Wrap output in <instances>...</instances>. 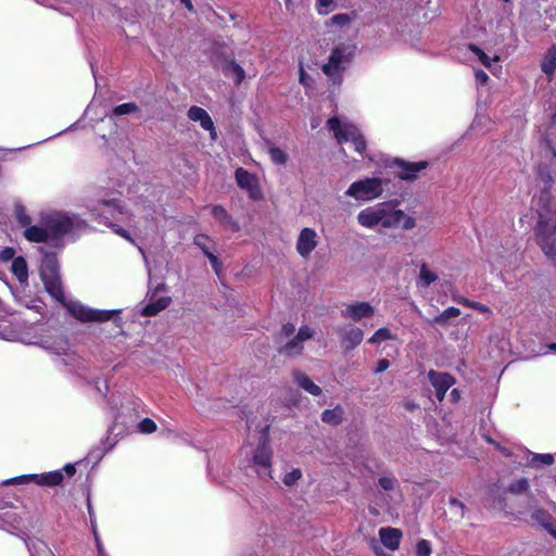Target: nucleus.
Returning <instances> with one entry per match:
<instances>
[{
    "mask_svg": "<svg viewBox=\"0 0 556 556\" xmlns=\"http://www.w3.org/2000/svg\"><path fill=\"white\" fill-rule=\"evenodd\" d=\"M40 278L47 293L66 307L75 319L81 323H103L113 319L117 327H122L118 316L119 309H96L80 302H66L63 283L60 274V264L55 253H47L40 265Z\"/></svg>",
    "mask_w": 556,
    "mask_h": 556,
    "instance_id": "obj_1",
    "label": "nucleus"
},
{
    "mask_svg": "<svg viewBox=\"0 0 556 556\" xmlns=\"http://www.w3.org/2000/svg\"><path fill=\"white\" fill-rule=\"evenodd\" d=\"M327 127L333 131L334 138L339 143L351 141L357 153L363 154L365 152L367 148L365 137L355 125H342L340 119L333 116L327 121Z\"/></svg>",
    "mask_w": 556,
    "mask_h": 556,
    "instance_id": "obj_2",
    "label": "nucleus"
},
{
    "mask_svg": "<svg viewBox=\"0 0 556 556\" xmlns=\"http://www.w3.org/2000/svg\"><path fill=\"white\" fill-rule=\"evenodd\" d=\"M382 191V179L372 177L353 182L346 194L356 200H372L380 197Z\"/></svg>",
    "mask_w": 556,
    "mask_h": 556,
    "instance_id": "obj_3",
    "label": "nucleus"
},
{
    "mask_svg": "<svg viewBox=\"0 0 556 556\" xmlns=\"http://www.w3.org/2000/svg\"><path fill=\"white\" fill-rule=\"evenodd\" d=\"M352 50L349 46L339 45L334 47L330 53L329 60L323 65L324 74L330 78H334L344 70L343 64L350 62L352 58Z\"/></svg>",
    "mask_w": 556,
    "mask_h": 556,
    "instance_id": "obj_4",
    "label": "nucleus"
},
{
    "mask_svg": "<svg viewBox=\"0 0 556 556\" xmlns=\"http://www.w3.org/2000/svg\"><path fill=\"white\" fill-rule=\"evenodd\" d=\"M337 333L340 339L341 348L346 353L355 350L364 339L363 330L352 324L339 326Z\"/></svg>",
    "mask_w": 556,
    "mask_h": 556,
    "instance_id": "obj_5",
    "label": "nucleus"
},
{
    "mask_svg": "<svg viewBox=\"0 0 556 556\" xmlns=\"http://www.w3.org/2000/svg\"><path fill=\"white\" fill-rule=\"evenodd\" d=\"M235 177L237 185L248 191L249 198L253 201H261L263 199V192L260 187L257 178L244 169L243 167H238L235 172Z\"/></svg>",
    "mask_w": 556,
    "mask_h": 556,
    "instance_id": "obj_6",
    "label": "nucleus"
},
{
    "mask_svg": "<svg viewBox=\"0 0 556 556\" xmlns=\"http://www.w3.org/2000/svg\"><path fill=\"white\" fill-rule=\"evenodd\" d=\"M391 166H396L400 168L399 172L395 173V176L405 181H415L418 178V173L422 169L428 168L429 162L419 161V162H409L400 157H395L392 161Z\"/></svg>",
    "mask_w": 556,
    "mask_h": 556,
    "instance_id": "obj_7",
    "label": "nucleus"
},
{
    "mask_svg": "<svg viewBox=\"0 0 556 556\" xmlns=\"http://www.w3.org/2000/svg\"><path fill=\"white\" fill-rule=\"evenodd\" d=\"M267 427L263 431V434L261 437V440L255 448L254 455H253V465L256 467H261L267 470V476L271 478L270 476V468H271V459H273V451L269 444V439L267 435Z\"/></svg>",
    "mask_w": 556,
    "mask_h": 556,
    "instance_id": "obj_8",
    "label": "nucleus"
},
{
    "mask_svg": "<svg viewBox=\"0 0 556 556\" xmlns=\"http://www.w3.org/2000/svg\"><path fill=\"white\" fill-rule=\"evenodd\" d=\"M317 244V232L315 229L305 227L298 236L295 249L302 258L308 260Z\"/></svg>",
    "mask_w": 556,
    "mask_h": 556,
    "instance_id": "obj_9",
    "label": "nucleus"
},
{
    "mask_svg": "<svg viewBox=\"0 0 556 556\" xmlns=\"http://www.w3.org/2000/svg\"><path fill=\"white\" fill-rule=\"evenodd\" d=\"M48 231L55 238L67 235L73 230L74 222L63 214H54L45 218L43 222Z\"/></svg>",
    "mask_w": 556,
    "mask_h": 556,
    "instance_id": "obj_10",
    "label": "nucleus"
},
{
    "mask_svg": "<svg viewBox=\"0 0 556 556\" xmlns=\"http://www.w3.org/2000/svg\"><path fill=\"white\" fill-rule=\"evenodd\" d=\"M428 378L435 389V396L441 402L445 397L447 390L455 383V378L448 372H440L433 369L428 371Z\"/></svg>",
    "mask_w": 556,
    "mask_h": 556,
    "instance_id": "obj_11",
    "label": "nucleus"
},
{
    "mask_svg": "<svg viewBox=\"0 0 556 556\" xmlns=\"http://www.w3.org/2000/svg\"><path fill=\"white\" fill-rule=\"evenodd\" d=\"M187 115H188L189 119H191L193 122H199L201 127L204 130L210 131L212 138L216 137V130H215L214 123H213L210 114L206 112V110H204L201 106L192 105L188 110Z\"/></svg>",
    "mask_w": 556,
    "mask_h": 556,
    "instance_id": "obj_12",
    "label": "nucleus"
},
{
    "mask_svg": "<svg viewBox=\"0 0 556 556\" xmlns=\"http://www.w3.org/2000/svg\"><path fill=\"white\" fill-rule=\"evenodd\" d=\"M212 216L227 230L237 232L240 230L239 223L219 204L211 207Z\"/></svg>",
    "mask_w": 556,
    "mask_h": 556,
    "instance_id": "obj_13",
    "label": "nucleus"
},
{
    "mask_svg": "<svg viewBox=\"0 0 556 556\" xmlns=\"http://www.w3.org/2000/svg\"><path fill=\"white\" fill-rule=\"evenodd\" d=\"M374 315V307L368 302H356L342 311V316L358 321Z\"/></svg>",
    "mask_w": 556,
    "mask_h": 556,
    "instance_id": "obj_14",
    "label": "nucleus"
},
{
    "mask_svg": "<svg viewBox=\"0 0 556 556\" xmlns=\"http://www.w3.org/2000/svg\"><path fill=\"white\" fill-rule=\"evenodd\" d=\"M381 543L390 551H396L400 547L403 533L396 528H381L379 530Z\"/></svg>",
    "mask_w": 556,
    "mask_h": 556,
    "instance_id": "obj_15",
    "label": "nucleus"
},
{
    "mask_svg": "<svg viewBox=\"0 0 556 556\" xmlns=\"http://www.w3.org/2000/svg\"><path fill=\"white\" fill-rule=\"evenodd\" d=\"M172 302L170 296H160L157 299L151 298L150 302L142 308L141 314L146 317H152L157 315L169 306Z\"/></svg>",
    "mask_w": 556,
    "mask_h": 556,
    "instance_id": "obj_16",
    "label": "nucleus"
},
{
    "mask_svg": "<svg viewBox=\"0 0 556 556\" xmlns=\"http://www.w3.org/2000/svg\"><path fill=\"white\" fill-rule=\"evenodd\" d=\"M541 71L546 75L548 81L553 79L556 71V43L545 52L541 62Z\"/></svg>",
    "mask_w": 556,
    "mask_h": 556,
    "instance_id": "obj_17",
    "label": "nucleus"
},
{
    "mask_svg": "<svg viewBox=\"0 0 556 556\" xmlns=\"http://www.w3.org/2000/svg\"><path fill=\"white\" fill-rule=\"evenodd\" d=\"M357 220L362 226L367 228H372L377 225H380L381 208H365L359 212Z\"/></svg>",
    "mask_w": 556,
    "mask_h": 556,
    "instance_id": "obj_18",
    "label": "nucleus"
},
{
    "mask_svg": "<svg viewBox=\"0 0 556 556\" xmlns=\"http://www.w3.org/2000/svg\"><path fill=\"white\" fill-rule=\"evenodd\" d=\"M24 237L29 242L43 243L49 239V231L47 227L29 226L24 230Z\"/></svg>",
    "mask_w": 556,
    "mask_h": 556,
    "instance_id": "obj_19",
    "label": "nucleus"
},
{
    "mask_svg": "<svg viewBox=\"0 0 556 556\" xmlns=\"http://www.w3.org/2000/svg\"><path fill=\"white\" fill-rule=\"evenodd\" d=\"M294 378L296 383L309 394L314 396H318L321 394V388L314 383V381L306 374L296 371L294 374Z\"/></svg>",
    "mask_w": 556,
    "mask_h": 556,
    "instance_id": "obj_20",
    "label": "nucleus"
},
{
    "mask_svg": "<svg viewBox=\"0 0 556 556\" xmlns=\"http://www.w3.org/2000/svg\"><path fill=\"white\" fill-rule=\"evenodd\" d=\"M12 274L16 277V279L21 282H27L28 280V265L26 260L23 256H16L11 266Z\"/></svg>",
    "mask_w": 556,
    "mask_h": 556,
    "instance_id": "obj_21",
    "label": "nucleus"
},
{
    "mask_svg": "<svg viewBox=\"0 0 556 556\" xmlns=\"http://www.w3.org/2000/svg\"><path fill=\"white\" fill-rule=\"evenodd\" d=\"M223 71L225 75L232 74L236 86H240L245 78V72L235 60L226 61Z\"/></svg>",
    "mask_w": 556,
    "mask_h": 556,
    "instance_id": "obj_22",
    "label": "nucleus"
},
{
    "mask_svg": "<svg viewBox=\"0 0 556 556\" xmlns=\"http://www.w3.org/2000/svg\"><path fill=\"white\" fill-rule=\"evenodd\" d=\"M399 217H404L402 210L387 211L381 208V222L380 225L384 228H394L400 226Z\"/></svg>",
    "mask_w": 556,
    "mask_h": 556,
    "instance_id": "obj_23",
    "label": "nucleus"
},
{
    "mask_svg": "<svg viewBox=\"0 0 556 556\" xmlns=\"http://www.w3.org/2000/svg\"><path fill=\"white\" fill-rule=\"evenodd\" d=\"M344 409L337 405L332 409H325L321 413V421L330 426H339L343 420Z\"/></svg>",
    "mask_w": 556,
    "mask_h": 556,
    "instance_id": "obj_24",
    "label": "nucleus"
},
{
    "mask_svg": "<svg viewBox=\"0 0 556 556\" xmlns=\"http://www.w3.org/2000/svg\"><path fill=\"white\" fill-rule=\"evenodd\" d=\"M64 480L62 470H53L45 473H40V486H59Z\"/></svg>",
    "mask_w": 556,
    "mask_h": 556,
    "instance_id": "obj_25",
    "label": "nucleus"
},
{
    "mask_svg": "<svg viewBox=\"0 0 556 556\" xmlns=\"http://www.w3.org/2000/svg\"><path fill=\"white\" fill-rule=\"evenodd\" d=\"M302 351L303 342L298 340L295 336L278 350L279 354L285 356L299 355Z\"/></svg>",
    "mask_w": 556,
    "mask_h": 556,
    "instance_id": "obj_26",
    "label": "nucleus"
},
{
    "mask_svg": "<svg viewBox=\"0 0 556 556\" xmlns=\"http://www.w3.org/2000/svg\"><path fill=\"white\" fill-rule=\"evenodd\" d=\"M468 49L478 56L479 61L488 68L491 67L492 61H500L498 55H494L493 59H491L479 46L476 43H469Z\"/></svg>",
    "mask_w": 556,
    "mask_h": 556,
    "instance_id": "obj_27",
    "label": "nucleus"
},
{
    "mask_svg": "<svg viewBox=\"0 0 556 556\" xmlns=\"http://www.w3.org/2000/svg\"><path fill=\"white\" fill-rule=\"evenodd\" d=\"M536 176L547 188H551L553 186L554 178L547 164L538 165Z\"/></svg>",
    "mask_w": 556,
    "mask_h": 556,
    "instance_id": "obj_28",
    "label": "nucleus"
},
{
    "mask_svg": "<svg viewBox=\"0 0 556 556\" xmlns=\"http://www.w3.org/2000/svg\"><path fill=\"white\" fill-rule=\"evenodd\" d=\"M460 309L454 306L447 307L442 313L433 318L434 324L445 325L451 318L458 317Z\"/></svg>",
    "mask_w": 556,
    "mask_h": 556,
    "instance_id": "obj_29",
    "label": "nucleus"
},
{
    "mask_svg": "<svg viewBox=\"0 0 556 556\" xmlns=\"http://www.w3.org/2000/svg\"><path fill=\"white\" fill-rule=\"evenodd\" d=\"M456 302L458 304H462L463 306L465 307H469V308H472L479 313H482V314H491V309L489 306H486L485 304L483 303H480V302H476V301H471L469 299H466V298H459V299H456Z\"/></svg>",
    "mask_w": 556,
    "mask_h": 556,
    "instance_id": "obj_30",
    "label": "nucleus"
},
{
    "mask_svg": "<svg viewBox=\"0 0 556 556\" xmlns=\"http://www.w3.org/2000/svg\"><path fill=\"white\" fill-rule=\"evenodd\" d=\"M419 279L424 287H429L438 279V276L429 269L426 263H422L420 265Z\"/></svg>",
    "mask_w": 556,
    "mask_h": 556,
    "instance_id": "obj_31",
    "label": "nucleus"
},
{
    "mask_svg": "<svg viewBox=\"0 0 556 556\" xmlns=\"http://www.w3.org/2000/svg\"><path fill=\"white\" fill-rule=\"evenodd\" d=\"M29 482H35L36 484L40 485V475H22L4 481V484H25Z\"/></svg>",
    "mask_w": 556,
    "mask_h": 556,
    "instance_id": "obj_32",
    "label": "nucleus"
},
{
    "mask_svg": "<svg viewBox=\"0 0 556 556\" xmlns=\"http://www.w3.org/2000/svg\"><path fill=\"white\" fill-rule=\"evenodd\" d=\"M268 153L271 162L277 165H285L288 162V154L279 147L271 146Z\"/></svg>",
    "mask_w": 556,
    "mask_h": 556,
    "instance_id": "obj_33",
    "label": "nucleus"
},
{
    "mask_svg": "<svg viewBox=\"0 0 556 556\" xmlns=\"http://www.w3.org/2000/svg\"><path fill=\"white\" fill-rule=\"evenodd\" d=\"M139 111V106L135 102H127L119 105L114 106L112 115L121 116L125 114H131Z\"/></svg>",
    "mask_w": 556,
    "mask_h": 556,
    "instance_id": "obj_34",
    "label": "nucleus"
},
{
    "mask_svg": "<svg viewBox=\"0 0 556 556\" xmlns=\"http://www.w3.org/2000/svg\"><path fill=\"white\" fill-rule=\"evenodd\" d=\"M392 338L391 331L386 328H379L368 340L369 343L379 344L383 341L390 340Z\"/></svg>",
    "mask_w": 556,
    "mask_h": 556,
    "instance_id": "obj_35",
    "label": "nucleus"
},
{
    "mask_svg": "<svg viewBox=\"0 0 556 556\" xmlns=\"http://www.w3.org/2000/svg\"><path fill=\"white\" fill-rule=\"evenodd\" d=\"M529 489V482L526 478H521L511 482L508 486V492L513 494H522Z\"/></svg>",
    "mask_w": 556,
    "mask_h": 556,
    "instance_id": "obj_36",
    "label": "nucleus"
},
{
    "mask_svg": "<svg viewBox=\"0 0 556 556\" xmlns=\"http://www.w3.org/2000/svg\"><path fill=\"white\" fill-rule=\"evenodd\" d=\"M104 224L108 227H110L115 235L124 238L125 240L129 241L130 243H135V240L132 239V237L128 230L122 228L119 225L114 224L110 220H106Z\"/></svg>",
    "mask_w": 556,
    "mask_h": 556,
    "instance_id": "obj_37",
    "label": "nucleus"
},
{
    "mask_svg": "<svg viewBox=\"0 0 556 556\" xmlns=\"http://www.w3.org/2000/svg\"><path fill=\"white\" fill-rule=\"evenodd\" d=\"M302 478V471L300 468H294L291 471L287 472L282 478V482L287 486L294 485Z\"/></svg>",
    "mask_w": 556,
    "mask_h": 556,
    "instance_id": "obj_38",
    "label": "nucleus"
},
{
    "mask_svg": "<svg viewBox=\"0 0 556 556\" xmlns=\"http://www.w3.org/2000/svg\"><path fill=\"white\" fill-rule=\"evenodd\" d=\"M543 143L552 153L553 157L556 159V134L553 131H547L543 137Z\"/></svg>",
    "mask_w": 556,
    "mask_h": 556,
    "instance_id": "obj_39",
    "label": "nucleus"
},
{
    "mask_svg": "<svg viewBox=\"0 0 556 556\" xmlns=\"http://www.w3.org/2000/svg\"><path fill=\"white\" fill-rule=\"evenodd\" d=\"M416 556H430L432 553L431 544L428 540L420 539L416 544Z\"/></svg>",
    "mask_w": 556,
    "mask_h": 556,
    "instance_id": "obj_40",
    "label": "nucleus"
},
{
    "mask_svg": "<svg viewBox=\"0 0 556 556\" xmlns=\"http://www.w3.org/2000/svg\"><path fill=\"white\" fill-rule=\"evenodd\" d=\"M15 216L18 224L23 227H29L31 224V217L26 213L23 206H17L15 210Z\"/></svg>",
    "mask_w": 556,
    "mask_h": 556,
    "instance_id": "obj_41",
    "label": "nucleus"
},
{
    "mask_svg": "<svg viewBox=\"0 0 556 556\" xmlns=\"http://www.w3.org/2000/svg\"><path fill=\"white\" fill-rule=\"evenodd\" d=\"M138 428L142 433H153L156 431L157 426L151 418H143L139 422Z\"/></svg>",
    "mask_w": 556,
    "mask_h": 556,
    "instance_id": "obj_42",
    "label": "nucleus"
},
{
    "mask_svg": "<svg viewBox=\"0 0 556 556\" xmlns=\"http://www.w3.org/2000/svg\"><path fill=\"white\" fill-rule=\"evenodd\" d=\"M396 482L397 481H396V479L394 477H381L378 480L379 485L384 491H392V490H394Z\"/></svg>",
    "mask_w": 556,
    "mask_h": 556,
    "instance_id": "obj_43",
    "label": "nucleus"
},
{
    "mask_svg": "<svg viewBox=\"0 0 556 556\" xmlns=\"http://www.w3.org/2000/svg\"><path fill=\"white\" fill-rule=\"evenodd\" d=\"M210 238L206 235L200 233L194 237V244L199 247L203 254L205 255V251H210V248L207 247Z\"/></svg>",
    "mask_w": 556,
    "mask_h": 556,
    "instance_id": "obj_44",
    "label": "nucleus"
},
{
    "mask_svg": "<svg viewBox=\"0 0 556 556\" xmlns=\"http://www.w3.org/2000/svg\"><path fill=\"white\" fill-rule=\"evenodd\" d=\"M299 80H300V84L303 85L304 87L306 88H309L312 87L314 80L313 78L305 72L303 65L301 64L300 65V71H299Z\"/></svg>",
    "mask_w": 556,
    "mask_h": 556,
    "instance_id": "obj_45",
    "label": "nucleus"
},
{
    "mask_svg": "<svg viewBox=\"0 0 556 556\" xmlns=\"http://www.w3.org/2000/svg\"><path fill=\"white\" fill-rule=\"evenodd\" d=\"M313 330L308 327V326H302L300 327L298 333L295 334V337L298 338V340H300L301 342H304L308 339H312L313 338Z\"/></svg>",
    "mask_w": 556,
    "mask_h": 556,
    "instance_id": "obj_46",
    "label": "nucleus"
},
{
    "mask_svg": "<svg viewBox=\"0 0 556 556\" xmlns=\"http://www.w3.org/2000/svg\"><path fill=\"white\" fill-rule=\"evenodd\" d=\"M399 219H400V226L405 230L413 229L416 226L415 218L406 215L405 213H404V217H399Z\"/></svg>",
    "mask_w": 556,
    "mask_h": 556,
    "instance_id": "obj_47",
    "label": "nucleus"
},
{
    "mask_svg": "<svg viewBox=\"0 0 556 556\" xmlns=\"http://www.w3.org/2000/svg\"><path fill=\"white\" fill-rule=\"evenodd\" d=\"M15 258V250L11 247H7L0 251V262L13 261Z\"/></svg>",
    "mask_w": 556,
    "mask_h": 556,
    "instance_id": "obj_48",
    "label": "nucleus"
},
{
    "mask_svg": "<svg viewBox=\"0 0 556 556\" xmlns=\"http://www.w3.org/2000/svg\"><path fill=\"white\" fill-rule=\"evenodd\" d=\"M295 332V326L292 323H287L281 327L280 336L289 338Z\"/></svg>",
    "mask_w": 556,
    "mask_h": 556,
    "instance_id": "obj_49",
    "label": "nucleus"
},
{
    "mask_svg": "<svg viewBox=\"0 0 556 556\" xmlns=\"http://www.w3.org/2000/svg\"><path fill=\"white\" fill-rule=\"evenodd\" d=\"M332 22L338 25H346L350 23V17L348 14L340 13L332 16Z\"/></svg>",
    "mask_w": 556,
    "mask_h": 556,
    "instance_id": "obj_50",
    "label": "nucleus"
},
{
    "mask_svg": "<svg viewBox=\"0 0 556 556\" xmlns=\"http://www.w3.org/2000/svg\"><path fill=\"white\" fill-rule=\"evenodd\" d=\"M390 367V362L387 358H381L378 361L375 372L381 374L386 371Z\"/></svg>",
    "mask_w": 556,
    "mask_h": 556,
    "instance_id": "obj_51",
    "label": "nucleus"
},
{
    "mask_svg": "<svg viewBox=\"0 0 556 556\" xmlns=\"http://www.w3.org/2000/svg\"><path fill=\"white\" fill-rule=\"evenodd\" d=\"M205 256L208 258L212 267L217 271L219 267V261L218 257L212 253L211 251H205Z\"/></svg>",
    "mask_w": 556,
    "mask_h": 556,
    "instance_id": "obj_52",
    "label": "nucleus"
},
{
    "mask_svg": "<svg viewBox=\"0 0 556 556\" xmlns=\"http://www.w3.org/2000/svg\"><path fill=\"white\" fill-rule=\"evenodd\" d=\"M205 256L208 258L212 267L217 271L219 267V261L218 257L212 253L211 251H205Z\"/></svg>",
    "mask_w": 556,
    "mask_h": 556,
    "instance_id": "obj_53",
    "label": "nucleus"
},
{
    "mask_svg": "<svg viewBox=\"0 0 556 556\" xmlns=\"http://www.w3.org/2000/svg\"><path fill=\"white\" fill-rule=\"evenodd\" d=\"M475 77L480 85H485L489 80L488 74L482 70H477L475 72Z\"/></svg>",
    "mask_w": 556,
    "mask_h": 556,
    "instance_id": "obj_54",
    "label": "nucleus"
},
{
    "mask_svg": "<svg viewBox=\"0 0 556 556\" xmlns=\"http://www.w3.org/2000/svg\"><path fill=\"white\" fill-rule=\"evenodd\" d=\"M100 203H101V204H103V205H108V206H113V207H115L116 210H118V212H119L121 214H123V213H124L123 207L119 205V201H118V200H116V199H111V200H101V201H100Z\"/></svg>",
    "mask_w": 556,
    "mask_h": 556,
    "instance_id": "obj_55",
    "label": "nucleus"
},
{
    "mask_svg": "<svg viewBox=\"0 0 556 556\" xmlns=\"http://www.w3.org/2000/svg\"><path fill=\"white\" fill-rule=\"evenodd\" d=\"M534 459H540L545 465H552L554 463V456L552 454H539L534 456Z\"/></svg>",
    "mask_w": 556,
    "mask_h": 556,
    "instance_id": "obj_56",
    "label": "nucleus"
},
{
    "mask_svg": "<svg viewBox=\"0 0 556 556\" xmlns=\"http://www.w3.org/2000/svg\"><path fill=\"white\" fill-rule=\"evenodd\" d=\"M450 505L453 506V507H458L462 509V517H464V510L466 509V506L465 504L457 500L456 497H451L450 498Z\"/></svg>",
    "mask_w": 556,
    "mask_h": 556,
    "instance_id": "obj_57",
    "label": "nucleus"
},
{
    "mask_svg": "<svg viewBox=\"0 0 556 556\" xmlns=\"http://www.w3.org/2000/svg\"><path fill=\"white\" fill-rule=\"evenodd\" d=\"M64 471V473L67 476V477H73L75 473H76V466L75 464H66L64 467H63V470L62 472Z\"/></svg>",
    "mask_w": 556,
    "mask_h": 556,
    "instance_id": "obj_58",
    "label": "nucleus"
},
{
    "mask_svg": "<svg viewBox=\"0 0 556 556\" xmlns=\"http://www.w3.org/2000/svg\"><path fill=\"white\" fill-rule=\"evenodd\" d=\"M544 528L547 532L556 539V522H543Z\"/></svg>",
    "mask_w": 556,
    "mask_h": 556,
    "instance_id": "obj_59",
    "label": "nucleus"
},
{
    "mask_svg": "<svg viewBox=\"0 0 556 556\" xmlns=\"http://www.w3.org/2000/svg\"><path fill=\"white\" fill-rule=\"evenodd\" d=\"M96 544L98 549V556H106L103 544L99 540V538L96 535Z\"/></svg>",
    "mask_w": 556,
    "mask_h": 556,
    "instance_id": "obj_60",
    "label": "nucleus"
},
{
    "mask_svg": "<svg viewBox=\"0 0 556 556\" xmlns=\"http://www.w3.org/2000/svg\"><path fill=\"white\" fill-rule=\"evenodd\" d=\"M319 8L328 9L333 4V0H316Z\"/></svg>",
    "mask_w": 556,
    "mask_h": 556,
    "instance_id": "obj_61",
    "label": "nucleus"
},
{
    "mask_svg": "<svg viewBox=\"0 0 556 556\" xmlns=\"http://www.w3.org/2000/svg\"><path fill=\"white\" fill-rule=\"evenodd\" d=\"M539 516H543V517L549 518L548 514H546L544 510H536V511L533 514V517H535V518H538V519H539Z\"/></svg>",
    "mask_w": 556,
    "mask_h": 556,
    "instance_id": "obj_62",
    "label": "nucleus"
},
{
    "mask_svg": "<svg viewBox=\"0 0 556 556\" xmlns=\"http://www.w3.org/2000/svg\"><path fill=\"white\" fill-rule=\"evenodd\" d=\"M180 2H181L182 4H185V7H186L189 11H191V10L193 9L192 3H191V0H180Z\"/></svg>",
    "mask_w": 556,
    "mask_h": 556,
    "instance_id": "obj_63",
    "label": "nucleus"
},
{
    "mask_svg": "<svg viewBox=\"0 0 556 556\" xmlns=\"http://www.w3.org/2000/svg\"><path fill=\"white\" fill-rule=\"evenodd\" d=\"M451 396H452L453 401H457L459 399L458 390L457 389L452 390Z\"/></svg>",
    "mask_w": 556,
    "mask_h": 556,
    "instance_id": "obj_64",
    "label": "nucleus"
}]
</instances>
